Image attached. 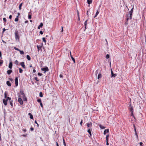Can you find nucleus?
Wrapping results in <instances>:
<instances>
[{"instance_id":"obj_1","label":"nucleus","mask_w":146,"mask_h":146,"mask_svg":"<svg viewBox=\"0 0 146 146\" xmlns=\"http://www.w3.org/2000/svg\"><path fill=\"white\" fill-rule=\"evenodd\" d=\"M4 98L5 99L3 100V103L5 106H6L7 104V101L8 100H11V98L7 96V93L5 92L4 93Z\"/></svg>"},{"instance_id":"obj_2","label":"nucleus","mask_w":146,"mask_h":146,"mask_svg":"<svg viewBox=\"0 0 146 146\" xmlns=\"http://www.w3.org/2000/svg\"><path fill=\"white\" fill-rule=\"evenodd\" d=\"M15 38L16 40L19 39V36L18 35V32L16 30L15 32Z\"/></svg>"},{"instance_id":"obj_3","label":"nucleus","mask_w":146,"mask_h":146,"mask_svg":"<svg viewBox=\"0 0 146 146\" xmlns=\"http://www.w3.org/2000/svg\"><path fill=\"white\" fill-rule=\"evenodd\" d=\"M41 70H42L43 71H44V73H45L46 72V71H48L49 70L48 68L47 67H46L42 68H41Z\"/></svg>"},{"instance_id":"obj_4","label":"nucleus","mask_w":146,"mask_h":146,"mask_svg":"<svg viewBox=\"0 0 146 146\" xmlns=\"http://www.w3.org/2000/svg\"><path fill=\"white\" fill-rule=\"evenodd\" d=\"M18 101L19 103L21 105H22L23 104V102L22 99L20 98V96H19V98L18 99Z\"/></svg>"},{"instance_id":"obj_5","label":"nucleus","mask_w":146,"mask_h":146,"mask_svg":"<svg viewBox=\"0 0 146 146\" xmlns=\"http://www.w3.org/2000/svg\"><path fill=\"white\" fill-rule=\"evenodd\" d=\"M20 93L22 95V97H24L25 96V95L24 93V92L23 89H21L20 90Z\"/></svg>"},{"instance_id":"obj_6","label":"nucleus","mask_w":146,"mask_h":146,"mask_svg":"<svg viewBox=\"0 0 146 146\" xmlns=\"http://www.w3.org/2000/svg\"><path fill=\"white\" fill-rule=\"evenodd\" d=\"M37 47L38 51H39L40 50L41 51H42V47H43V49H44V50L45 51V49L43 47V46H37Z\"/></svg>"},{"instance_id":"obj_7","label":"nucleus","mask_w":146,"mask_h":146,"mask_svg":"<svg viewBox=\"0 0 146 146\" xmlns=\"http://www.w3.org/2000/svg\"><path fill=\"white\" fill-rule=\"evenodd\" d=\"M15 83L16 86H17L18 85V77H17L15 78Z\"/></svg>"},{"instance_id":"obj_8","label":"nucleus","mask_w":146,"mask_h":146,"mask_svg":"<svg viewBox=\"0 0 146 146\" xmlns=\"http://www.w3.org/2000/svg\"><path fill=\"white\" fill-rule=\"evenodd\" d=\"M20 65H21L22 67L24 68H25V63L24 62H21L20 63Z\"/></svg>"},{"instance_id":"obj_9","label":"nucleus","mask_w":146,"mask_h":146,"mask_svg":"<svg viewBox=\"0 0 146 146\" xmlns=\"http://www.w3.org/2000/svg\"><path fill=\"white\" fill-rule=\"evenodd\" d=\"M132 14H129V17L128 15H127V21H128V20H129V19H132Z\"/></svg>"},{"instance_id":"obj_10","label":"nucleus","mask_w":146,"mask_h":146,"mask_svg":"<svg viewBox=\"0 0 146 146\" xmlns=\"http://www.w3.org/2000/svg\"><path fill=\"white\" fill-rule=\"evenodd\" d=\"M13 100H11H11H9V103H10V105H11L12 108L13 107Z\"/></svg>"},{"instance_id":"obj_11","label":"nucleus","mask_w":146,"mask_h":146,"mask_svg":"<svg viewBox=\"0 0 146 146\" xmlns=\"http://www.w3.org/2000/svg\"><path fill=\"white\" fill-rule=\"evenodd\" d=\"M86 124L88 127H89L92 126V123L91 122L88 123H87Z\"/></svg>"},{"instance_id":"obj_12","label":"nucleus","mask_w":146,"mask_h":146,"mask_svg":"<svg viewBox=\"0 0 146 146\" xmlns=\"http://www.w3.org/2000/svg\"><path fill=\"white\" fill-rule=\"evenodd\" d=\"M111 77H115L116 76V74H113L112 71L111 70Z\"/></svg>"},{"instance_id":"obj_13","label":"nucleus","mask_w":146,"mask_h":146,"mask_svg":"<svg viewBox=\"0 0 146 146\" xmlns=\"http://www.w3.org/2000/svg\"><path fill=\"white\" fill-rule=\"evenodd\" d=\"M13 64L12 62H10L9 65V68L10 69H11L12 67Z\"/></svg>"},{"instance_id":"obj_14","label":"nucleus","mask_w":146,"mask_h":146,"mask_svg":"<svg viewBox=\"0 0 146 146\" xmlns=\"http://www.w3.org/2000/svg\"><path fill=\"white\" fill-rule=\"evenodd\" d=\"M88 132L90 134L89 137H90L92 135V133L91 131V129H89L88 130Z\"/></svg>"},{"instance_id":"obj_15","label":"nucleus","mask_w":146,"mask_h":146,"mask_svg":"<svg viewBox=\"0 0 146 146\" xmlns=\"http://www.w3.org/2000/svg\"><path fill=\"white\" fill-rule=\"evenodd\" d=\"M108 132H109V129H105L104 132V134L105 135L106 134V133H108Z\"/></svg>"},{"instance_id":"obj_16","label":"nucleus","mask_w":146,"mask_h":146,"mask_svg":"<svg viewBox=\"0 0 146 146\" xmlns=\"http://www.w3.org/2000/svg\"><path fill=\"white\" fill-rule=\"evenodd\" d=\"M70 56L71 57V58H72V60L73 61L74 63H75V60L74 58L71 55V52L70 51Z\"/></svg>"},{"instance_id":"obj_17","label":"nucleus","mask_w":146,"mask_h":146,"mask_svg":"<svg viewBox=\"0 0 146 146\" xmlns=\"http://www.w3.org/2000/svg\"><path fill=\"white\" fill-rule=\"evenodd\" d=\"M129 109H130V111H131V112H133V107L131 106V104H130L129 106Z\"/></svg>"},{"instance_id":"obj_18","label":"nucleus","mask_w":146,"mask_h":146,"mask_svg":"<svg viewBox=\"0 0 146 146\" xmlns=\"http://www.w3.org/2000/svg\"><path fill=\"white\" fill-rule=\"evenodd\" d=\"M8 86H11V83H10V82L9 81H7L6 82Z\"/></svg>"},{"instance_id":"obj_19","label":"nucleus","mask_w":146,"mask_h":146,"mask_svg":"<svg viewBox=\"0 0 146 146\" xmlns=\"http://www.w3.org/2000/svg\"><path fill=\"white\" fill-rule=\"evenodd\" d=\"M12 72V70H9L7 71V73L8 74H10Z\"/></svg>"},{"instance_id":"obj_20","label":"nucleus","mask_w":146,"mask_h":146,"mask_svg":"<svg viewBox=\"0 0 146 146\" xmlns=\"http://www.w3.org/2000/svg\"><path fill=\"white\" fill-rule=\"evenodd\" d=\"M28 115H30V118L31 119H33V116L32 114H31L30 113H29Z\"/></svg>"},{"instance_id":"obj_21","label":"nucleus","mask_w":146,"mask_h":146,"mask_svg":"<svg viewBox=\"0 0 146 146\" xmlns=\"http://www.w3.org/2000/svg\"><path fill=\"white\" fill-rule=\"evenodd\" d=\"M87 2L88 4H90L92 2V0H87Z\"/></svg>"},{"instance_id":"obj_22","label":"nucleus","mask_w":146,"mask_h":146,"mask_svg":"<svg viewBox=\"0 0 146 146\" xmlns=\"http://www.w3.org/2000/svg\"><path fill=\"white\" fill-rule=\"evenodd\" d=\"M102 76V74L101 73H99L98 75V79H99V78H101Z\"/></svg>"},{"instance_id":"obj_23","label":"nucleus","mask_w":146,"mask_h":146,"mask_svg":"<svg viewBox=\"0 0 146 146\" xmlns=\"http://www.w3.org/2000/svg\"><path fill=\"white\" fill-rule=\"evenodd\" d=\"M99 13V10L98 9L96 12V15H95V16L94 17V18H95L96 17Z\"/></svg>"},{"instance_id":"obj_24","label":"nucleus","mask_w":146,"mask_h":146,"mask_svg":"<svg viewBox=\"0 0 146 146\" xmlns=\"http://www.w3.org/2000/svg\"><path fill=\"white\" fill-rule=\"evenodd\" d=\"M27 58L29 60H31V57H30V56L27 55Z\"/></svg>"},{"instance_id":"obj_25","label":"nucleus","mask_w":146,"mask_h":146,"mask_svg":"<svg viewBox=\"0 0 146 146\" xmlns=\"http://www.w3.org/2000/svg\"><path fill=\"white\" fill-rule=\"evenodd\" d=\"M23 98V101H27V98L25 96L24 97H22Z\"/></svg>"},{"instance_id":"obj_26","label":"nucleus","mask_w":146,"mask_h":146,"mask_svg":"<svg viewBox=\"0 0 146 146\" xmlns=\"http://www.w3.org/2000/svg\"><path fill=\"white\" fill-rule=\"evenodd\" d=\"M23 5V3H21L19 5V9L20 10H21V7L22 6V5Z\"/></svg>"},{"instance_id":"obj_27","label":"nucleus","mask_w":146,"mask_h":146,"mask_svg":"<svg viewBox=\"0 0 146 146\" xmlns=\"http://www.w3.org/2000/svg\"><path fill=\"white\" fill-rule=\"evenodd\" d=\"M19 72L20 73H21L23 72V70H22V69L21 68H19Z\"/></svg>"},{"instance_id":"obj_28","label":"nucleus","mask_w":146,"mask_h":146,"mask_svg":"<svg viewBox=\"0 0 146 146\" xmlns=\"http://www.w3.org/2000/svg\"><path fill=\"white\" fill-rule=\"evenodd\" d=\"M19 51L20 52V54H23L24 53V51L23 50H20Z\"/></svg>"},{"instance_id":"obj_29","label":"nucleus","mask_w":146,"mask_h":146,"mask_svg":"<svg viewBox=\"0 0 146 146\" xmlns=\"http://www.w3.org/2000/svg\"><path fill=\"white\" fill-rule=\"evenodd\" d=\"M19 19L18 18V16H17L16 18L15 19V22H17L18 21Z\"/></svg>"},{"instance_id":"obj_30","label":"nucleus","mask_w":146,"mask_h":146,"mask_svg":"<svg viewBox=\"0 0 146 146\" xmlns=\"http://www.w3.org/2000/svg\"><path fill=\"white\" fill-rule=\"evenodd\" d=\"M39 96L41 97H42L43 96L42 93V92H40L39 93Z\"/></svg>"},{"instance_id":"obj_31","label":"nucleus","mask_w":146,"mask_h":146,"mask_svg":"<svg viewBox=\"0 0 146 146\" xmlns=\"http://www.w3.org/2000/svg\"><path fill=\"white\" fill-rule=\"evenodd\" d=\"M42 40L43 42H44L45 43H45L46 42V40H45V38L44 37H43L42 38Z\"/></svg>"},{"instance_id":"obj_32","label":"nucleus","mask_w":146,"mask_h":146,"mask_svg":"<svg viewBox=\"0 0 146 146\" xmlns=\"http://www.w3.org/2000/svg\"><path fill=\"white\" fill-rule=\"evenodd\" d=\"M134 128H135V134L136 135V136H137V137H138V135H137V132H136V129H135V126L134 125Z\"/></svg>"},{"instance_id":"obj_33","label":"nucleus","mask_w":146,"mask_h":146,"mask_svg":"<svg viewBox=\"0 0 146 146\" xmlns=\"http://www.w3.org/2000/svg\"><path fill=\"white\" fill-rule=\"evenodd\" d=\"M37 101L38 102L40 103H41V100L40 99H38L37 100Z\"/></svg>"},{"instance_id":"obj_34","label":"nucleus","mask_w":146,"mask_h":146,"mask_svg":"<svg viewBox=\"0 0 146 146\" xmlns=\"http://www.w3.org/2000/svg\"><path fill=\"white\" fill-rule=\"evenodd\" d=\"M3 20L4 22V23H5L7 21V20L6 18H3Z\"/></svg>"},{"instance_id":"obj_35","label":"nucleus","mask_w":146,"mask_h":146,"mask_svg":"<svg viewBox=\"0 0 146 146\" xmlns=\"http://www.w3.org/2000/svg\"><path fill=\"white\" fill-rule=\"evenodd\" d=\"M3 60H0V66L3 63Z\"/></svg>"},{"instance_id":"obj_36","label":"nucleus","mask_w":146,"mask_h":146,"mask_svg":"<svg viewBox=\"0 0 146 146\" xmlns=\"http://www.w3.org/2000/svg\"><path fill=\"white\" fill-rule=\"evenodd\" d=\"M109 137V135H107L106 136V140L108 141V138Z\"/></svg>"},{"instance_id":"obj_37","label":"nucleus","mask_w":146,"mask_h":146,"mask_svg":"<svg viewBox=\"0 0 146 146\" xmlns=\"http://www.w3.org/2000/svg\"><path fill=\"white\" fill-rule=\"evenodd\" d=\"M63 143L64 145V146H66V143L65 142L64 139V138H63Z\"/></svg>"},{"instance_id":"obj_38","label":"nucleus","mask_w":146,"mask_h":146,"mask_svg":"<svg viewBox=\"0 0 146 146\" xmlns=\"http://www.w3.org/2000/svg\"><path fill=\"white\" fill-rule=\"evenodd\" d=\"M35 79L37 82L39 81V79H38V78L37 77H35Z\"/></svg>"},{"instance_id":"obj_39","label":"nucleus","mask_w":146,"mask_h":146,"mask_svg":"<svg viewBox=\"0 0 146 146\" xmlns=\"http://www.w3.org/2000/svg\"><path fill=\"white\" fill-rule=\"evenodd\" d=\"M88 19L84 23V26H87V21H88Z\"/></svg>"},{"instance_id":"obj_40","label":"nucleus","mask_w":146,"mask_h":146,"mask_svg":"<svg viewBox=\"0 0 146 146\" xmlns=\"http://www.w3.org/2000/svg\"><path fill=\"white\" fill-rule=\"evenodd\" d=\"M15 63L17 65H18L19 63V62L17 60H16L15 62Z\"/></svg>"},{"instance_id":"obj_41","label":"nucleus","mask_w":146,"mask_h":146,"mask_svg":"<svg viewBox=\"0 0 146 146\" xmlns=\"http://www.w3.org/2000/svg\"><path fill=\"white\" fill-rule=\"evenodd\" d=\"M109 57H110V55L108 54H107L106 56V58L107 59H108L109 58Z\"/></svg>"},{"instance_id":"obj_42","label":"nucleus","mask_w":146,"mask_h":146,"mask_svg":"<svg viewBox=\"0 0 146 146\" xmlns=\"http://www.w3.org/2000/svg\"><path fill=\"white\" fill-rule=\"evenodd\" d=\"M28 19H31V15H28Z\"/></svg>"},{"instance_id":"obj_43","label":"nucleus","mask_w":146,"mask_h":146,"mask_svg":"<svg viewBox=\"0 0 146 146\" xmlns=\"http://www.w3.org/2000/svg\"><path fill=\"white\" fill-rule=\"evenodd\" d=\"M63 74L62 73H61L60 74V77L61 78H62L63 77Z\"/></svg>"},{"instance_id":"obj_44","label":"nucleus","mask_w":146,"mask_h":146,"mask_svg":"<svg viewBox=\"0 0 146 146\" xmlns=\"http://www.w3.org/2000/svg\"><path fill=\"white\" fill-rule=\"evenodd\" d=\"M100 126L101 129H103L105 128V127L103 126H102V125H100Z\"/></svg>"},{"instance_id":"obj_45","label":"nucleus","mask_w":146,"mask_h":146,"mask_svg":"<svg viewBox=\"0 0 146 146\" xmlns=\"http://www.w3.org/2000/svg\"><path fill=\"white\" fill-rule=\"evenodd\" d=\"M14 48V49H15L16 50H17L18 51H20V50H19V48H16V47H15Z\"/></svg>"},{"instance_id":"obj_46","label":"nucleus","mask_w":146,"mask_h":146,"mask_svg":"<svg viewBox=\"0 0 146 146\" xmlns=\"http://www.w3.org/2000/svg\"><path fill=\"white\" fill-rule=\"evenodd\" d=\"M43 26V24L42 23H40V25H39V27H41Z\"/></svg>"},{"instance_id":"obj_47","label":"nucleus","mask_w":146,"mask_h":146,"mask_svg":"<svg viewBox=\"0 0 146 146\" xmlns=\"http://www.w3.org/2000/svg\"><path fill=\"white\" fill-rule=\"evenodd\" d=\"M38 75L39 76H41L42 75V74L41 73H40V72H38Z\"/></svg>"},{"instance_id":"obj_48","label":"nucleus","mask_w":146,"mask_h":146,"mask_svg":"<svg viewBox=\"0 0 146 146\" xmlns=\"http://www.w3.org/2000/svg\"><path fill=\"white\" fill-rule=\"evenodd\" d=\"M9 80L11 82H13V80L11 78H9Z\"/></svg>"},{"instance_id":"obj_49","label":"nucleus","mask_w":146,"mask_h":146,"mask_svg":"<svg viewBox=\"0 0 146 146\" xmlns=\"http://www.w3.org/2000/svg\"><path fill=\"white\" fill-rule=\"evenodd\" d=\"M35 123L36 124H37L38 126V127L39 126V125L37 123L36 121V120H35Z\"/></svg>"},{"instance_id":"obj_50","label":"nucleus","mask_w":146,"mask_h":146,"mask_svg":"<svg viewBox=\"0 0 146 146\" xmlns=\"http://www.w3.org/2000/svg\"><path fill=\"white\" fill-rule=\"evenodd\" d=\"M30 129H31V130L32 131H33L34 129V128L33 127H31Z\"/></svg>"},{"instance_id":"obj_51","label":"nucleus","mask_w":146,"mask_h":146,"mask_svg":"<svg viewBox=\"0 0 146 146\" xmlns=\"http://www.w3.org/2000/svg\"><path fill=\"white\" fill-rule=\"evenodd\" d=\"M133 5L132 8L131 9L130 11H132L133 12Z\"/></svg>"},{"instance_id":"obj_52","label":"nucleus","mask_w":146,"mask_h":146,"mask_svg":"<svg viewBox=\"0 0 146 146\" xmlns=\"http://www.w3.org/2000/svg\"><path fill=\"white\" fill-rule=\"evenodd\" d=\"M82 122H83L82 119L81 120V122H80V124L81 125V126L82 125Z\"/></svg>"},{"instance_id":"obj_53","label":"nucleus","mask_w":146,"mask_h":146,"mask_svg":"<svg viewBox=\"0 0 146 146\" xmlns=\"http://www.w3.org/2000/svg\"><path fill=\"white\" fill-rule=\"evenodd\" d=\"M40 105L42 108H43L42 104V102L40 103Z\"/></svg>"},{"instance_id":"obj_54","label":"nucleus","mask_w":146,"mask_h":146,"mask_svg":"<svg viewBox=\"0 0 146 146\" xmlns=\"http://www.w3.org/2000/svg\"><path fill=\"white\" fill-rule=\"evenodd\" d=\"M12 16L11 15H10L9 16V19H11L12 18Z\"/></svg>"},{"instance_id":"obj_55","label":"nucleus","mask_w":146,"mask_h":146,"mask_svg":"<svg viewBox=\"0 0 146 146\" xmlns=\"http://www.w3.org/2000/svg\"><path fill=\"white\" fill-rule=\"evenodd\" d=\"M98 70H97L96 72H95V74H96V75H97L98 73Z\"/></svg>"},{"instance_id":"obj_56","label":"nucleus","mask_w":146,"mask_h":146,"mask_svg":"<svg viewBox=\"0 0 146 146\" xmlns=\"http://www.w3.org/2000/svg\"><path fill=\"white\" fill-rule=\"evenodd\" d=\"M1 56H2L1 53V52L0 51V57L1 58V59H2V58L1 57Z\"/></svg>"},{"instance_id":"obj_57","label":"nucleus","mask_w":146,"mask_h":146,"mask_svg":"<svg viewBox=\"0 0 146 146\" xmlns=\"http://www.w3.org/2000/svg\"><path fill=\"white\" fill-rule=\"evenodd\" d=\"M40 33L41 35H42L43 34V32L42 31H40Z\"/></svg>"},{"instance_id":"obj_58","label":"nucleus","mask_w":146,"mask_h":146,"mask_svg":"<svg viewBox=\"0 0 146 146\" xmlns=\"http://www.w3.org/2000/svg\"><path fill=\"white\" fill-rule=\"evenodd\" d=\"M131 116H133L134 118H135V117H134V116L133 115V112H131Z\"/></svg>"},{"instance_id":"obj_59","label":"nucleus","mask_w":146,"mask_h":146,"mask_svg":"<svg viewBox=\"0 0 146 146\" xmlns=\"http://www.w3.org/2000/svg\"><path fill=\"white\" fill-rule=\"evenodd\" d=\"M106 145H109V143H108V141L106 140Z\"/></svg>"},{"instance_id":"obj_60","label":"nucleus","mask_w":146,"mask_h":146,"mask_svg":"<svg viewBox=\"0 0 146 146\" xmlns=\"http://www.w3.org/2000/svg\"><path fill=\"white\" fill-rule=\"evenodd\" d=\"M133 12L130 11L129 12V14H132Z\"/></svg>"},{"instance_id":"obj_61","label":"nucleus","mask_w":146,"mask_h":146,"mask_svg":"<svg viewBox=\"0 0 146 146\" xmlns=\"http://www.w3.org/2000/svg\"><path fill=\"white\" fill-rule=\"evenodd\" d=\"M26 135H25V134H24V135H22V136L24 137H26Z\"/></svg>"},{"instance_id":"obj_62","label":"nucleus","mask_w":146,"mask_h":146,"mask_svg":"<svg viewBox=\"0 0 146 146\" xmlns=\"http://www.w3.org/2000/svg\"><path fill=\"white\" fill-rule=\"evenodd\" d=\"M140 145L141 146L143 144V143L141 142L139 143Z\"/></svg>"},{"instance_id":"obj_63","label":"nucleus","mask_w":146,"mask_h":146,"mask_svg":"<svg viewBox=\"0 0 146 146\" xmlns=\"http://www.w3.org/2000/svg\"><path fill=\"white\" fill-rule=\"evenodd\" d=\"M33 73H35L36 72V70L35 69H34L33 70Z\"/></svg>"},{"instance_id":"obj_64","label":"nucleus","mask_w":146,"mask_h":146,"mask_svg":"<svg viewBox=\"0 0 146 146\" xmlns=\"http://www.w3.org/2000/svg\"><path fill=\"white\" fill-rule=\"evenodd\" d=\"M56 146H59L57 142H56Z\"/></svg>"}]
</instances>
